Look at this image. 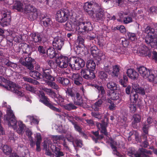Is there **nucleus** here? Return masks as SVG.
<instances>
[{
    "mask_svg": "<svg viewBox=\"0 0 157 157\" xmlns=\"http://www.w3.org/2000/svg\"><path fill=\"white\" fill-rule=\"evenodd\" d=\"M71 21L73 22L71 23L70 22H67L65 25L64 27L66 30L70 31L75 30L78 33L80 34L88 32L89 31L92 30L91 24L89 21H84L82 18L76 21L75 18H72Z\"/></svg>",
    "mask_w": 157,
    "mask_h": 157,
    "instance_id": "obj_1",
    "label": "nucleus"
},
{
    "mask_svg": "<svg viewBox=\"0 0 157 157\" xmlns=\"http://www.w3.org/2000/svg\"><path fill=\"white\" fill-rule=\"evenodd\" d=\"M4 120L7 121L9 127H12L18 134L24 132L25 127V124L22 121H19L18 125H17V121L10 107L7 109L6 114L4 116Z\"/></svg>",
    "mask_w": 157,
    "mask_h": 157,
    "instance_id": "obj_2",
    "label": "nucleus"
},
{
    "mask_svg": "<svg viewBox=\"0 0 157 157\" xmlns=\"http://www.w3.org/2000/svg\"><path fill=\"white\" fill-rule=\"evenodd\" d=\"M4 87L7 90L15 94L18 96L23 97L24 95L23 91L21 90V87L11 81L8 82L4 86Z\"/></svg>",
    "mask_w": 157,
    "mask_h": 157,
    "instance_id": "obj_3",
    "label": "nucleus"
},
{
    "mask_svg": "<svg viewBox=\"0 0 157 157\" xmlns=\"http://www.w3.org/2000/svg\"><path fill=\"white\" fill-rule=\"evenodd\" d=\"M85 62L81 58L73 57L70 58L69 66L73 70H79L84 67Z\"/></svg>",
    "mask_w": 157,
    "mask_h": 157,
    "instance_id": "obj_4",
    "label": "nucleus"
},
{
    "mask_svg": "<svg viewBox=\"0 0 157 157\" xmlns=\"http://www.w3.org/2000/svg\"><path fill=\"white\" fill-rule=\"evenodd\" d=\"M152 154L151 151L143 148H139L136 154H134L133 151L130 149L127 153L128 156L132 157H150L149 155H152Z\"/></svg>",
    "mask_w": 157,
    "mask_h": 157,
    "instance_id": "obj_5",
    "label": "nucleus"
},
{
    "mask_svg": "<svg viewBox=\"0 0 157 157\" xmlns=\"http://www.w3.org/2000/svg\"><path fill=\"white\" fill-rule=\"evenodd\" d=\"M70 15V12L67 9L59 10L56 14V20L60 23L65 22L69 19Z\"/></svg>",
    "mask_w": 157,
    "mask_h": 157,
    "instance_id": "obj_6",
    "label": "nucleus"
},
{
    "mask_svg": "<svg viewBox=\"0 0 157 157\" xmlns=\"http://www.w3.org/2000/svg\"><path fill=\"white\" fill-rule=\"evenodd\" d=\"M39 97L40 98V101L51 109L59 113L61 112V109L54 106L50 99L45 96L43 92L40 93Z\"/></svg>",
    "mask_w": 157,
    "mask_h": 157,
    "instance_id": "obj_7",
    "label": "nucleus"
},
{
    "mask_svg": "<svg viewBox=\"0 0 157 157\" xmlns=\"http://www.w3.org/2000/svg\"><path fill=\"white\" fill-rule=\"evenodd\" d=\"M64 98L62 97L61 96L58 94L56 98H55L54 101L67 110L70 111L76 109L77 108V106L74 105L73 103L71 102L68 104H63V103L64 102Z\"/></svg>",
    "mask_w": 157,
    "mask_h": 157,
    "instance_id": "obj_8",
    "label": "nucleus"
},
{
    "mask_svg": "<svg viewBox=\"0 0 157 157\" xmlns=\"http://www.w3.org/2000/svg\"><path fill=\"white\" fill-rule=\"evenodd\" d=\"M2 17L1 19L0 25L2 27L7 26L10 24L11 20L10 12V10L4 9L2 12Z\"/></svg>",
    "mask_w": 157,
    "mask_h": 157,
    "instance_id": "obj_9",
    "label": "nucleus"
},
{
    "mask_svg": "<svg viewBox=\"0 0 157 157\" xmlns=\"http://www.w3.org/2000/svg\"><path fill=\"white\" fill-rule=\"evenodd\" d=\"M95 12L92 16L94 20L96 22H101L105 18L104 11L102 9L100 8L99 6L95 11Z\"/></svg>",
    "mask_w": 157,
    "mask_h": 157,
    "instance_id": "obj_10",
    "label": "nucleus"
},
{
    "mask_svg": "<svg viewBox=\"0 0 157 157\" xmlns=\"http://www.w3.org/2000/svg\"><path fill=\"white\" fill-rule=\"evenodd\" d=\"M99 6L97 3L93 4L91 2H86L84 6V10L90 16H92L94 13V12Z\"/></svg>",
    "mask_w": 157,
    "mask_h": 157,
    "instance_id": "obj_11",
    "label": "nucleus"
},
{
    "mask_svg": "<svg viewBox=\"0 0 157 157\" xmlns=\"http://www.w3.org/2000/svg\"><path fill=\"white\" fill-rule=\"evenodd\" d=\"M70 59L66 56H61L56 60V63L58 66L61 68H65L69 64Z\"/></svg>",
    "mask_w": 157,
    "mask_h": 157,
    "instance_id": "obj_12",
    "label": "nucleus"
},
{
    "mask_svg": "<svg viewBox=\"0 0 157 157\" xmlns=\"http://www.w3.org/2000/svg\"><path fill=\"white\" fill-rule=\"evenodd\" d=\"M34 62V59L29 57L25 58V61L21 59L19 60L20 63L26 69L29 70L33 69V62Z\"/></svg>",
    "mask_w": 157,
    "mask_h": 157,
    "instance_id": "obj_13",
    "label": "nucleus"
},
{
    "mask_svg": "<svg viewBox=\"0 0 157 157\" xmlns=\"http://www.w3.org/2000/svg\"><path fill=\"white\" fill-rule=\"evenodd\" d=\"M64 39L61 36L55 37L52 42L54 48L58 50H61L64 43Z\"/></svg>",
    "mask_w": 157,
    "mask_h": 157,
    "instance_id": "obj_14",
    "label": "nucleus"
},
{
    "mask_svg": "<svg viewBox=\"0 0 157 157\" xmlns=\"http://www.w3.org/2000/svg\"><path fill=\"white\" fill-rule=\"evenodd\" d=\"M80 73L82 77L87 80L94 79L95 77L94 72L88 69H82Z\"/></svg>",
    "mask_w": 157,
    "mask_h": 157,
    "instance_id": "obj_15",
    "label": "nucleus"
},
{
    "mask_svg": "<svg viewBox=\"0 0 157 157\" xmlns=\"http://www.w3.org/2000/svg\"><path fill=\"white\" fill-rule=\"evenodd\" d=\"M157 35H153V36H146L145 39V42L147 44L150 45L151 47L157 48Z\"/></svg>",
    "mask_w": 157,
    "mask_h": 157,
    "instance_id": "obj_16",
    "label": "nucleus"
},
{
    "mask_svg": "<svg viewBox=\"0 0 157 157\" xmlns=\"http://www.w3.org/2000/svg\"><path fill=\"white\" fill-rule=\"evenodd\" d=\"M33 41L34 42V45H39L42 41V36L41 33L38 32H33L30 34Z\"/></svg>",
    "mask_w": 157,
    "mask_h": 157,
    "instance_id": "obj_17",
    "label": "nucleus"
},
{
    "mask_svg": "<svg viewBox=\"0 0 157 157\" xmlns=\"http://www.w3.org/2000/svg\"><path fill=\"white\" fill-rule=\"evenodd\" d=\"M137 52L140 56H148L149 57L151 55L150 51L145 46H140L138 48Z\"/></svg>",
    "mask_w": 157,
    "mask_h": 157,
    "instance_id": "obj_18",
    "label": "nucleus"
},
{
    "mask_svg": "<svg viewBox=\"0 0 157 157\" xmlns=\"http://www.w3.org/2000/svg\"><path fill=\"white\" fill-rule=\"evenodd\" d=\"M140 74L143 78H148L151 75V72L153 70H149L144 67H141L138 69Z\"/></svg>",
    "mask_w": 157,
    "mask_h": 157,
    "instance_id": "obj_19",
    "label": "nucleus"
},
{
    "mask_svg": "<svg viewBox=\"0 0 157 157\" xmlns=\"http://www.w3.org/2000/svg\"><path fill=\"white\" fill-rule=\"evenodd\" d=\"M43 72L42 73V76L44 79H46L51 81H55V78L51 75L52 71L50 69H43Z\"/></svg>",
    "mask_w": 157,
    "mask_h": 157,
    "instance_id": "obj_20",
    "label": "nucleus"
},
{
    "mask_svg": "<svg viewBox=\"0 0 157 157\" xmlns=\"http://www.w3.org/2000/svg\"><path fill=\"white\" fill-rule=\"evenodd\" d=\"M72 79L74 83L78 86H80L83 82V79L78 73H73L71 76Z\"/></svg>",
    "mask_w": 157,
    "mask_h": 157,
    "instance_id": "obj_21",
    "label": "nucleus"
},
{
    "mask_svg": "<svg viewBox=\"0 0 157 157\" xmlns=\"http://www.w3.org/2000/svg\"><path fill=\"white\" fill-rule=\"evenodd\" d=\"M72 100L74 103L73 104L74 105H75L80 106L84 107V104L83 101L82 97L79 93L77 94L75 96V97L72 99Z\"/></svg>",
    "mask_w": 157,
    "mask_h": 157,
    "instance_id": "obj_22",
    "label": "nucleus"
},
{
    "mask_svg": "<svg viewBox=\"0 0 157 157\" xmlns=\"http://www.w3.org/2000/svg\"><path fill=\"white\" fill-rule=\"evenodd\" d=\"M51 148L52 152L55 154L56 157H62L64 155V153L61 151L60 147L52 145Z\"/></svg>",
    "mask_w": 157,
    "mask_h": 157,
    "instance_id": "obj_23",
    "label": "nucleus"
},
{
    "mask_svg": "<svg viewBox=\"0 0 157 157\" xmlns=\"http://www.w3.org/2000/svg\"><path fill=\"white\" fill-rule=\"evenodd\" d=\"M41 21L42 24L45 27H50L52 24L51 18L47 16L42 17Z\"/></svg>",
    "mask_w": 157,
    "mask_h": 157,
    "instance_id": "obj_24",
    "label": "nucleus"
},
{
    "mask_svg": "<svg viewBox=\"0 0 157 157\" xmlns=\"http://www.w3.org/2000/svg\"><path fill=\"white\" fill-rule=\"evenodd\" d=\"M54 48H48L47 51V53L48 56L51 59L56 57L57 59L59 58L60 55L56 53L55 50Z\"/></svg>",
    "mask_w": 157,
    "mask_h": 157,
    "instance_id": "obj_25",
    "label": "nucleus"
},
{
    "mask_svg": "<svg viewBox=\"0 0 157 157\" xmlns=\"http://www.w3.org/2000/svg\"><path fill=\"white\" fill-rule=\"evenodd\" d=\"M13 8L18 11L22 12L23 10V3L19 1H14Z\"/></svg>",
    "mask_w": 157,
    "mask_h": 157,
    "instance_id": "obj_26",
    "label": "nucleus"
},
{
    "mask_svg": "<svg viewBox=\"0 0 157 157\" xmlns=\"http://www.w3.org/2000/svg\"><path fill=\"white\" fill-rule=\"evenodd\" d=\"M28 19L30 21H32L36 20L38 16V11L36 9L31 12L27 14Z\"/></svg>",
    "mask_w": 157,
    "mask_h": 157,
    "instance_id": "obj_27",
    "label": "nucleus"
},
{
    "mask_svg": "<svg viewBox=\"0 0 157 157\" xmlns=\"http://www.w3.org/2000/svg\"><path fill=\"white\" fill-rule=\"evenodd\" d=\"M128 76L132 79H137L139 74L137 72L133 69H129L127 72Z\"/></svg>",
    "mask_w": 157,
    "mask_h": 157,
    "instance_id": "obj_28",
    "label": "nucleus"
},
{
    "mask_svg": "<svg viewBox=\"0 0 157 157\" xmlns=\"http://www.w3.org/2000/svg\"><path fill=\"white\" fill-rule=\"evenodd\" d=\"M24 4L25 5L24 13L26 14L37 9L35 7L29 4V2L28 3L24 2Z\"/></svg>",
    "mask_w": 157,
    "mask_h": 157,
    "instance_id": "obj_29",
    "label": "nucleus"
},
{
    "mask_svg": "<svg viewBox=\"0 0 157 157\" xmlns=\"http://www.w3.org/2000/svg\"><path fill=\"white\" fill-rule=\"evenodd\" d=\"M91 133L93 135L91 136L92 138L96 143L98 142V140H100L103 138L104 136L103 134L102 135H99L98 131L91 132Z\"/></svg>",
    "mask_w": 157,
    "mask_h": 157,
    "instance_id": "obj_30",
    "label": "nucleus"
},
{
    "mask_svg": "<svg viewBox=\"0 0 157 157\" xmlns=\"http://www.w3.org/2000/svg\"><path fill=\"white\" fill-rule=\"evenodd\" d=\"M86 66L88 69L93 72L95 70L96 64L93 60L89 59L87 61Z\"/></svg>",
    "mask_w": 157,
    "mask_h": 157,
    "instance_id": "obj_31",
    "label": "nucleus"
},
{
    "mask_svg": "<svg viewBox=\"0 0 157 157\" xmlns=\"http://www.w3.org/2000/svg\"><path fill=\"white\" fill-rule=\"evenodd\" d=\"M148 81L154 83H157V71L153 70L151 72V75L149 77Z\"/></svg>",
    "mask_w": 157,
    "mask_h": 157,
    "instance_id": "obj_32",
    "label": "nucleus"
},
{
    "mask_svg": "<svg viewBox=\"0 0 157 157\" xmlns=\"http://www.w3.org/2000/svg\"><path fill=\"white\" fill-rule=\"evenodd\" d=\"M66 93L68 97H71L72 99L75 97L77 94L78 93V92H77L72 88H67L66 91Z\"/></svg>",
    "mask_w": 157,
    "mask_h": 157,
    "instance_id": "obj_33",
    "label": "nucleus"
},
{
    "mask_svg": "<svg viewBox=\"0 0 157 157\" xmlns=\"http://www.w3.org/2000/svg\"><path fill=\"white\" fill-rule=\"evenodd\" d=\"M31 44L30 45L28 44H27L25 43L23 44V45L22 46V49L23 52L25 54H26L28 55L30 54L31 53V50L33 49L31 47ZM34 49H33L34 50Z\"/></svg>",
    "mask_w": 157,
    "mask_h": 157,
    "instance_id": "obj_34",
    "label": "nucleus"
},
{
    "mask_svg": "<svg viewBox=\"0 0 157 157\" xmlns=\"http://www.w3.org/2000/svg\"><path fill=\"white\" fill-rule=\"evenodd\" d=\"M2 149L3 153L6 155H10L12 151V148L11 147L7 145H4Z\"/></svg>",
    "mask_w": 157,
    "mask_h": 157,
    "instance_id": "obj_35",
    "label": "nucleus"
},
{
    "mask_svg": "<svg viewBox=\"0 0 157 157\" xmlns=\"http://www.w3.org/2000/svg\"><path fill=\"white\" fill-rule=\"evenodd\" d=\"M38 45H34V44L31 45V47L33 49H34V50L38 49V51L40 53L44 54L46 53V50L43 46L39 45L37 46Z\"/></svg>",
    "mask_w": 157,
    "mask_h": 157,
    "instance_id": "obj_36",
    "label": "nucleus"
},
{
    "mask_svg": "<svg viewBox=\"0 0 157 157\" xmlns=\"http://www.w3.org/2000/svg\"><path fill=\"white\" fill-rule=\"evenodd\" d=\"M97 127L99 129L101 130V132L104 135L107 136L108 135V133L107 132L106 127L104 124L98 123L97 125Z\"/></svg>",
    "mask_w": 157,
    "mask_h": 157,
    "instance_id": "obj_37",
    "label": "nucleus"
},
{
    "mask_svg": "<svg viewBox=\"0 0 157 157\" xmlns=\"http://www.w3.org/2000/svg\"><path fill=\"white\" fill-rule=\"evenodd\" d=\"M29 74L30 76L35 79L38 80L40 78V76L41 75V74L36 71H30Z\"/></svg>",
    "mask_w": 157,
    "mask_h": 157,
    "instance_id": "obj_38",
    "label": "nucleus"
},
{
    "mask_svg": "<svg viewBox=\"0 0 157 157\" xmlns=\"http://www.w3.org/2000/svg\"><path fill=\"white\" fill-rule=\"evenodd\" d=\"M120 73L119 66L116 65L113 67V71H112L111 75L113 77H117Z\"/></svg>",
    "mask_w": 157,
    "mask_h": 157,
    "instance_id": "obj_39",
    "label": "nucleus"
},
{
    "mask_svg": "<svg viewBox=\"0 0 157 157\" xmlns=\"http://www.w3.org/2000/svg\"><path fill=\"white\" fill-rule=\"evenodd\" d=\"M102 103V101L101 100H99L93 105L92 108L95 111H98Z\"/></svg>",
    "mask_w": 157,
    "mask_h": 157,
    "instance_id": "obj_40",
    "label": "nucleus"
},
{
    "mask_svg": "<svg viewBox=\"0 0 157 157\" xmlns=\"http://www.w3.org/2000/svg\"><path fill=\"white\" fill-rule=\"evenodd\" d=\"M134 121L132 122V124L133 126H135L136 124L138 123L140 121L141 116L139 114H134L133 116Z\"/></svg>",
    "mask_w": 157,
    "mask_h": 157,
    "instance_id": "obj_41",
    "label": "nucleus"
},
{
    "mask_svg": "<svg viewBox=\"0 0 157 157\" xmlns=\"http://www.w3.org/2000/svg\"><path fill=\"white\" fill-rule=\"evenodd\" d=\"M119 83L123 87H126L128 83V78L125 75H124L123 78L119 80Z\"/></svg>",
    "mask_w": 157,
    "mask_h": 157,
    "instance_id": "obj_42",
    "label": "nucleus"
},
{
    "mask_svg": "<svg viewBox=\"0 0 157 157\" xmlns=\"http://www.w3.org/2000/svg\"><path fill=\"white\" fill-rule=\"evenodd\" d=\"M90 50L91 55L94 57H96L99 50L98 48L95 46H93L91 47Z\"/></svg>",
    "mask_w": 157,
    "mask_h": 157,
    "instance_id": "obj_43",
    "label": "nucleus"
},
{
    "mask_svg": "<svg viewBox=\"0 0 157 157\" xmlns=\"http://www.w3.org/2000/svg\"><path fill=\"white\" fill-rule=\"evenodd\" d=\"M138 98V95L136 93H134L132 92L130 95V100L133 103L136 102Z\"/></svg>",
    "mask_w": 157,
    "mask_h": 157,
    "instance_id": "obj_44",
    "label": "nucleus"
},
{
    "mask_svg": "<svg viewBox=\"0 0 157 157\" xmlns=\"http://www.w3.org/2000/svg\"><path fill=\"white\" fill-rule=\"evenodd\" d=\"M108 88L111 90H115L117 89V85L114 82H110L107 85Z\"/></svg>",
    "mask_w": 157,
    "mask_h": 157,
    "instance_id": "obj_45",
    "label": "nucleus"
},
{
    "mask_svg": "<svg viewBox=\"0 0 157 157\" xmlns=\"http://www.w3.org/2000/svg\"><path fill=\"white\" fill-rule=\"evenodd\" d=\"M143 136L145 138V140L143 141L140 144V146L142 147L141 148L145 149V148L148 147L149 145V144L147 140V136L145 135H143Z\"/></svg>",
    "mask_w": 157,
    "mask_h": 157,
    "instance_id": "obj_46",
    "label": "nucleus"
},
{
    "mask_svg": "<svg viewBox=\"0 0 157 157\" xmlns=\"http://www.w3.org/2000/svg\"><path fill=\"white\" fill-rule=\"evenodd\" d=\"M70 121L74 125V128L75 130L78 132L79 133H81L82 131V128L78 125L77 122L75 121L71 120H70Z\"/></svg>",
    "mask_w": 157,
    "mask_h": 157,
    "instance_id": "obj_47",
    "label": "nucleus"
},
{
    "mask_svg": "<svg viewBox=\"0 0 157 157\" xmlns=\"http://www.w3.org/2000/svg\"><path fill=\"white\" fill-rule=\"evenodd\" d=\"M41 140V138L40 135L37 136L36 138V150L38 151H40L41 150L40 147V144Z\"/></svg>",
    "mask_w": 157,
    "mask_h": 157,
    "instance_id": "obj_48",
    "label": "nucleus"
},
{
    "mask_svg": "<svg viewBox=\"0 0 157 157\" xmlns=\"http://www.w3.org/2000/svg\"><path fill=\"white\" fill-rule=\"evenodd\" d=\"M53 81H48L47 84L48 86H50L53 89H55L57 90L59 89V87Z\"/></svg>",
    "mask_w": 157,
    "mask_h": 157,
    "instance_id": "obj_49",
    "label": "nucleus"
},
{
    "mask_svg": "<svg viewBox=\"0 0 157 157\" xmlns=\"http://www.w3.org/2000/svg\"><path fill=\"white\" fill-rule=\"evenodd\" d=\"M135 90V93L139 94L144 95L145 94V91L144 88L142 87L136 88Z\"/></svg>",
    "mask_w": 157,
    "mask_h": 157,
    "instance_id": "obj_50",
    "label": "nucleus"
},
{
    "mask_svg": "<svg viewBox=\"0 0 157 157\" xmlns=\"http://www.w3.org/2000/svg\"><path fill=\"white\" fill-rule=\"evenodd\" d=\"M94 87L97 89L98 92L100 93V94L103 95L105 94V91L102 86H99L96 85Z\"/></svg>",
    "mask_w": 157,
    "mask_h": 157,
    "instance_id": "obj_51",
    "label": "nucleus"
},
{
    "mask_svg": "<svg viewBox=\"0 0 157 157\" xmlns=\"http://www.w3.org/2000/svg\"><path fill=\"white\" fill-rule=\"evenodd\" d=\"M111 147L113 150V154L119 157L121 156V154L117 151V147L116 146L113 144H111Z\"/></svg>",
    "mask_w": 157,
    "mask_h": 157,
    "instance_id": "obj_52",
    "label": "nucleus"
},
{
    "mask_svg": "<svg viewBox=\"0 0 157 157\" xmlns=\"http://www.w3.org/2000/svg\"><path fill=\"white\" fill-rule=\"evenodd\" d=\"M110 95L111 96V98L112 100H117L119 98V94L115 92H113Z\"/></svg>",
    "mask_w": 157,
    "mask_h": 157,
    "instance_id": "obj_53",
    "label": "nucleus"
},
{
    "mask_svg": "<svg viewBox=\"0 0 157 157\" xmlns=\"http://www.w3.org/2000/svg\"><path fill=\"white\" fill-rule=\"evenodd\" d=\"M10 62V61L6 58L3 57H0V63H2V64L7 66Z\"/></svg>",
    "mask_w": 157,
    "mask_h": 157,
    "instance_id": "obj_54",
    "label": "nucleus"
},
{
    "mask_svg": "<svg viewBox=\"0 0 157 157\" xmlns=\"http://www.w3.org/2000/svg\"><path fill=\"white\" fill-rule=\"evenodd\" d=\"M129 39L132 41H134L136 40V34L134 33H129L128 34Z\"/></svg>",
    "mask_w": 157,
    "mask_h": 157,
    "instance_id": "obj_55",
    "label": "nucleus"
},
{
    "mask_svg": "<svg viewBox=\"0 0 157 157\" xmlns=\"http://www.w3.org/2000/svg\"><path fill=\"white\" fill-rule=\"evenodd\" d=\"M108 75L104 71H101L99 73V77L101 79H106L108 77Z\"/></svg>",
    "mask_w": 157,
    "mask_h": 157,
    "instance_id": "obj_56",
    "label": "nucleus"
},
{
    "mask_svg": "<svg viewBox=\"0 0 157 157\" xmlns=\"http://www.w3.org/2000/svg\"><path fill=\"white\" fill-rule=\"evenodd\" d=\"M74 143L76 144L77 147H82L83 146L82 141L80 139H76L74 140Z\"/></svg>",
    "mask_w": 157,
    "mask_h": 157,
    "instance_id": "obj_57",
    "label": "nucleus"
},
{
    "mask_svg": "<svg viewBox=\"0 0 157 157\" xmlns=\"http://www.w3.org/2000/svg\"><path fill=\"white\" fill-rule=\"evenodd\" d=\"M92 116L98 119H101V114L98 112H92L91 113Z\"/></svg>",
    "mask_w": 157,
    "mask_h": 157,
    "instance_id": "obj_58",
    "label": "nucleus"
},
{
    "mask_svg": "<svg viewBox=\"0 0 157 157\" xmlns=\"http://www.w3.org/2000/svg\"><path fill=\"white\" fill-rule=\"evenodd\" d=\"M129 108L130 112L132 113H134L136 110V105L133 103L129 105Z\"/></svg>",
    "mask_w": 157,
    "mask_h": 157,
    "instance_id": "obj_59",
    "label": "nucleus"
},
{
    "mask_svg": "<svg viewBox=\"0 0 157 157\" xmlns=\"http://www.w3.org/2000/svg\"><path fill=\"white\" fill-rule=\"evenodd\" d=\"M121 41L122 44L124 47H126L128 46L129 42L127 39L124 38H122Z\"/></svg>",
    "mask_w": 157,
    "mask_h": 157,
    "instance_id": "obj_60",
    "label": "nucleus"
},
{
    "mask_svg": "<svg viewBox=\"0 0 157 157\" xmlns=\"http://www.w3.org/2000/svg\"><path fill=\"white\" fill-rule=\"evenodd\" d=\"M123 48H121L120 47L118 46L116 47L114 49V52H117L118 54H122L124 52L122 51Z\"/></svg>",
    "mask_w": 157,
    "mask_h": 157,
    "instance_id": "obj_61",
    "label": "nucleus"
},
{
    "mask_svg": "<svg viewBox=\"0 0 157 157\" xmlns=\"http://www.w3.org/2000/svg\"><path fill=\"white\" fill-rule=\"evenodd\" d=\"M7 66L10 67L13 69H15L17 67V65L16 63L10 61Z\"/></svg>",
    "mask_w": 157,
    "mask_h": 157,
    "instance_id": "obj_62",
    "label": "nucleus"
},
{
    "mask_svg": "<svg viewBox=\"0 0 157 157\" xmlns=\"http://www.w3.org/2000/svg\"><path fill=\"white\" fill-rule=\"evenodd\" d=\"M132 19L131 17H127L124 18L123 22L124 24H128L132 22Z\"/></svg>",
    "mask_w": 157,
    "mask_h": 157,
    "instance_id": "obj_63",
    "label": "nucleus"
},
{
    "mask_svg": "<svg viewBox=\"0 0 157 157\" xmlns=\"http://www.w3.org/2000/svg\"><path fill=\"white\" fill-rule=\"evenodd\" d=\"M149 11L152 14L157 13V7L152 6L149 9Z\"/></svg>",
    "mask_w": 157,
    "mask_h": 157,
    "instance_id": "obj_64",
    "label": "nucleus"
}]
</instances>
